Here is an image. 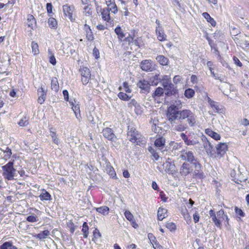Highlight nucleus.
Here are the masks:
<instances>
[{"mask_svg":"<svg viewBox=\"0 0 249 249\" xmlns=\"http://www.w3.org/2000/svg\"><path fill=\"white\" fill-rule=\"evenodd\" d=\"M93 54L96 59L98 58L100 56L99 51L96 47L93 50Z\"/></svg>","mask_w":249,"mask_h":249,"instance_id":"obj_60","label":"nucleus"},{"mask_svg":"<svg viewBox=\"0 0 249 249\" xmlns=\"http://www.w3.org/2000/svg\"><path fill=\"white\" fill-rule=\"evenodd\" d=\"M110 6H111L110 7V11L114 14L117 12L118 9L115 4L110 2Z\"/></svg>","mask_w":249,"mask_h":249,"instance_id":"obj_56","label":"nucleus"},{"mask_svg":"<svg viewBox=\"0 0 249 249\" xmlns=\"http://www.w3.org/2000/svg\"><path fill=\"white\" fill-rule=\"evenodd\" d=\"M167 210L163 208H159L158 211V219L159 220H162L164 218L167 216Z\"/></svg>","mask_w":249,"mask_h":249,"instance_id":"obj_20","label":"nucleus"},{"mask_svg":"<svg viewBox=\"0 0 249 249\" xmlns=\"http://www.w3.org/2000/svg\"><path fill=\"white\" fill-rule=\"evenodd\" d=\"M148 238L151 243H155L157 242L156 237L154 236V235L152 233H148Z\"/></svg>","mask_w":249,"mask_h":249,"instance_id":"obj_59","label":"nucleus"},{"mask_svg":"<svg viewBox=\"0 0 249 249\" xmlns=\"http://www.w3.org/2000/svg\"><path fill=\"white\" fill-rule=\"evenodd\" d=\"M206 133L215 140H219L220 139V135L209 128L205 130Z\"/></svg>","mask_w":249,"mask_h":249,"instance_id":"obj_25","label":"nucleus"},{"mask_svg":"<svg viewBox=\"0 0 249 249\" xmlns=\"http://www.w3.org/2000/svg\"><path fill=\"white\" fill-rule=\"evenodd\" d=\"M101 14L102 17V18L105 21L107 22L109 21V7L108 5L107 8L101 9Z\"/></svg>","mask_w":249,"mask_h":249,"instance_id":"obj_24","label":"nucleus"},{"mask_svg":"<svg viewBox=\"0 0 249 249\" xmlns=\"http://www.w3.org/2000/svg\"><path fill=\"white\" fill-rule=\"evenodd\" d=\"M63 12L64 15L67 17L71 20V21L73 22L75 21V8L73 4H69L66 3L63 5Z\"/></svg>","mask_w":249,"mask_h":249,"instance_id":"obj_5","label":"nucleus"},{"mask_svg":"<svg viewBox=\"0 0 249 249\" xmlns=\"http://www.w3.org/2000/svg\"><path fill=\"white\" fill-rule=\"evenodd\" d=\"M163 94V89L162 88L158 87L156 89L155 92L153 93L152 96L153 98L156 97H160Z\"/></svg>","mask_w":249,"mask_h":249,"instance_id":"obj_48","label":"nucleus"},{"mask_svg":"<svg viewBox=\"0 0 249 249\" xmlns=\"http://www.w3.org/2000/svg\"><path fill=\"white\" fill-rule=\"evenodd\" d=\"M67 227L71 233L73 234L76 228V226L74 225V223L72 220H70L67 222Z\"/></svg>","mask_w":249,"mask_h":249,"instance_id":"obj_39","label":"nucleus"},{"mask_svg":"<svg viewBox=\"0 0 249 249\" xmlns=\"http://www.w3.org/2000/svg\"><path fill=\"white\" fill-rule=\"evenodd\" d=\"M51 136L53 143L58 145L59 143V141L58 138L57 137L56 133L54 131H51Z\"/></svg>","mask_w":249,"mask_h":249,"instance_id":"obj_52","label":"nucleus"},{"mask_svg":"<svg viewBox=\"0 0 249 249\" xmlns=\"http://www.w3.org/2000/svg\"><path fill=\"white\" fill-rule=\"evenodd\" d=\"M182 214L183 215L185 219L188 222H191V217L188 213L187 210L185 208L184 210H182L181 211Z\"/></svg>","mask_w":249,"mask_h":249,"instance_id":"obj_51","label":"nucleus"},{"mask_svg":"<svg viewBox=\"0 0 249 249\" xmlns=\"http://www.w3.org/2000/svg\"><path fill=\"white\" fill-rule=\"evenodd\" d=\"M208 102L209 104L210 105L212 108L215 111V112H218L220 108L219 106L218 105L217 103L215 102L214 101L212 100L210 98H209Z\"/></svg>","mask_w":249,"mask_h":249,"instance_id":"obj_41","label":"nucleus"},{"mask_svg":"<svg viewBox=\"0 0 249 249\" xmlns=\"http://www.w3.org/2000/svg\"><path fill=\"white\" fill-rule=\"evenodd\" d=\"M50 234V231L48 230H44L40 233L35 235L34 236L39 240L45 239Z\"/></svg>","mask_w":249,"mask_h":249,"instance_id":"obj_27","label":"nucleus"},{"mask_svg":"<svg viewBox=\"0 0 249 249\" xmlns=\"http://www.w3.org/2000/svg\"><path fill=\"white\" fill-rule=\"evenodd\" d=\"M96 211L97 212L105 215L108 213L109 208L107 206H104L96 208Z\"/></svg>","mask_w":249,"mask_h":249,"instance_id":"obj_44","label":"nucleus"},{"mask_svg":"<svg viewBox=\"0 0 249 249\" xmlns=\"http://www.w3.org/2000/svg\"><path fill=\"white\" fill-rule=\"evenodd\" d=\"M181 107V102L175 101L168 108L167 113V117L173 129L179 132L184 131L188 127L186 124L182 123V120H186L191 126H194L196 123V116L194 113L189 109L178 110Z\"/></svg>","mask_w":249,"mask_h":249,"instance_id":"obj_1","label":"nucleus"},{"mask_svg":"<svg viewBox=\"0 0 249 249\" xmlns=\"http://www.w3.org/2000/svg\"><path fill=\"white\" fill-rule=\"evenodd\" d=\"M207 145L209 148H206V152L208 154L210 155L211 156L215 158H221L222 157L228 149V145L226 143H222L220 142L219 144H217L215 147V151L214 153H213L211 150L212 148V146L210 143L208 142L206 144V147H207Z\"/></svg>","mask_w":249,"mask_h":249,"instance_id":"obj_2","label":"nucleus"},{"mask_svg":"<svg viewBox=\"0 0 249 249\" xmlns=\"http://www.w3.org/2000/svg\"><path fill=\"white\" fill-rule=\"evenodd\" d=\"M185 143L186 144L188 145H194L196 144V142L194 141H191L189 139H187L185 142Z\"/></svg>","mask_w":249,"mask_h":249,"instance_id":"obj_64","label":"nucleus"},{"mask_svg":"<svg viewBox=\"0 0 249 249\" xmlns=\"http://www.w3.org/2000/svg\"><path fill=\"white\" fill-rule=\"evenodd\" d=\"M48 53L49 54V62L53 66L55 65L56 64V60L55 57L54 55V54L52 53L51 50L50 49L48 50Z\"/></svg>","mask_w":249,"mask_h":249,"instance_id":"obj_42","label":"nucleus"},{"mask_svg":"<svg viewBox=\"0 0 249 249\" xmlns=\"http://www.w3.org/2000/svg\"><path fill=\"white\" fill-rule=\"evenodd\" d=\"M36 24V19L34 16L31 14H28L27 17V25L28 27L33 30Z\"/></svg>","mask_w":249,"mask_h":249,"instance_id":"obj_18","label":"nucleus"},{"mask_svg":"<svg viewBox=\"0 0 249 249\" xmlns=\"http://www.w3.org/2000/svg\"><path fill=\"white\" fill-rule=\"evenodd\" d=\"M179 157L184 160H187L193 165L196 162H199L198 160L195 158L194 153L191 151H182L181 152Z\"/></svg>","mask_w":249,"mask_h":249,"instance_id":"obj_7","label":"nucleus"},{"mask_svg":"<svg viewBox=\"0 0 249 249\" xmlns=\"http://www.w3.org/2000/svg\"><path fill=\"white\" fill-rule=\"evenodd\" d=\"M166 227L170 231L175 230L176 229L175 224L172 222L167 223L166 225Z\"/></svg>","mask_w":249,"mask_h":249,"instance_id":"obj_58","label":"nucleus"},{"mask_svg":"<svg viewBox=\"0 0 249 249\" xmlns=\"http://www.w3.org/2000/svg\"><path fill=\"white\" fill-rule=\"evenodd\" d=\"M81 231L83 232V237L87 238L89 234V227L86 222L83 223Z\"/></svg>","mask_w":249,"mask_h":249,"instance_id":"obj_30","label":"nucleus"},{"mask_svg":"<svg viewBox=\"0 0 249 249\" xmlns=\"http://www.w3.org/2000/svg\"><path fill=\"white\" fill-rule=\"evenodd\" d=\"M123 87L124 91L127 93H130L131 92V89L129 88L128 84L124 82L123 83Z\"/></svg>","mask_w":249,"mask_h":249,"instance_id":"obj_54","label":"nucleus"},{"mask_svg":"<svg viewBox=\"0 0 249 249\" xmlns=\"http://www.w3.org/2000/svg\"><path fill=\"white\" fill-rule=\"evenodd\" d=\"M160 79V82H162L163 87L165 86H167V85L172 83L170 80V78L167 75H165L162 76Z\"/></svg>","mask_w":249,"mask_h":249,"instance_id":"obj_40","label":"nucleus"},{"mask_svg":"<svg viewBox=\"0 0 249 249\" xmlns=\"http://www.w3.org/2000/svg\"><path fill=\"white\" fill-rule=\"evenodd\" d=\"M137 86L141 89V92L142 93H148L150 91V85L146 80H142L139 81L137 83Z\"/></svg>","mask_w":249,"mask_h":249,"instance_id":"obj_9","label":"nucleus"},{"mask_svg":"<svg viewBox=\"0 0 249 249\" xmlns=\"http://www.w3.org/2000/svg\"><path fill=\"white\" fill-rule=\"evenodd\" d=\"M70 106L71 107L75 115L76 118L80 121L82 117L80 114V106L79 104L75 105V103L72 101L69 102Z\"/></svg>","mask_w":249,"mask_h":249,"instance_id":"obj_15","label":"nucleus"},{"mask_svg":"<svg viewBox=\"0 0 249 249\" xmlns=\"http://www.w3.org/2000/svg\"><path fill=\"white\" fill-rule=\"evenodd\" d=\"M195 94V91L192 89H188L185 90L184 95L187 98H190L194 96Z\"/></svg>","mask_w":249,"mask_h":249,"instance_id":"obj_47","label":"nucleus"},{"mask_svg":"<svg viewBox=\"0 0 249 249\" xmlns=\"http://www.w3.org/2000/svg\"><path fill=\"white\" fill-rule=\"evenodd\" d=\"M51 89L55 92H57L59 89V83L57 78L55 77H53L51 79Z\"/></svg>","mask_w":249,"mask_h":249,"instance_id":"obj_23","label":"nucleus"},{"mask_svg":"<svg viewBox=\"0 0 249 249\" xmlns=\"http://www.w3.org/2000/svg\"><path fill=\"white\" fill-rule=\"evenodd\" d=\"M217 219L220 223V228L221 226V222L224 221L229 224V218L227 214L224 213V212L223 210H220L217 212Z\"/></svg>","mask_w":249,"mask_h":249,"instance_id":"obj_13","label":"nucleus"},{"mask_svg":"<svg viewBox=\"0 0 249 249\" xmlns=\"http://www.w3.org/2000/svg\"><path fill=\"white\" fill-rule=\"evenodd\" d=\"M84 30L86 32V37L88 41H92L94 39L93 34L89 25L85 24L84 26Z\"/></svg>","mask_w":249,"mask_h":249,"instance_id":"obj_14","label":"nucleus"},{"mask_svg":"<svg viewBox=\"0 0 249 249\" xmlns=\"http://www.w3.org/2000/svg\"><path fill=\"white\" fill-rule=\"evenodd\" d=\"M14 160H11L5 165L2 166V176L4 178L8 180H13L16 170L14 167Z\"/></svg>","mask_w":249,"mask_h":249,"instance_id":"obj_4","label":"nucleus"},{"mask_svg":"<svg viewBox=\"0 0 249 249\" xmlns=\"http://www.w3.org/2000/svg\"><path fill=\"white\" fill-rule=\"evenodd\" d=\"M63 94L64 97V99L66 101H69V92L67 90L65 89L63 91Z\"/></svg>","mask_w":249,"mask_h":249,"instance_id":"obj_61","label":"nucleus"},{"mask_svg":"<svg viewBox=\"0 0 249 249\" xmlns=\"http://www.w3.org/2000/svg\"><path fill=\"white\" fill-rule=\"evenodd\" d=\"M0 249H18V248L14 246L11 241L4 242L0 246Z\"/></svg>","mask_w":249,"mask_h":249,"instance_id":"obj_29","label":"nucleus"},{"mask_svg":"<svg viewBox=\"0 0 249 249\" xmlns=\"http://www.w3.org/2000/svg\"><path fill=\"white\" fill-rule=\"evenodd\" d=\"M41 200H50L52 199V196L45 189L41 190V193L39 196Z\"/></svg>","mask_w":249,"mask_h":249,"instance_id":"obj_21","label":"nucleus"},{"mask_svg":"<svg viewBox=\"0 0 249 249\" xmlns=\"http://www.w3.org/2000/svg\"><path fill=\"white\" fill-rule=\"evenodd\" d=\"M114 31L116 35L118 36L119 39L122 40V38L124 37V35L123 33L121 27L119 26L117 27L115 29Z\"/></svg>","mask_w":249,"mask_h":249,"instance_id":"obj_45","label":"nucleus"},{"mask_svg":"<svg viewBox=\"0 0 249 249\" xmlns=\"http://www.w3.org/2000/svg\"><path fill=\"white\" fill-rule=\"evenodd\" d=\"M0 249H18V248L14 246L11 241L4 242L0 246Z\"/></svg>","mask_w":249,"mask_h":249,"instance_id":"obj_28","label":"nucleus"},{"mask_svg":"<svg viewBox=\"0 0 249 249\" xmlns=\"http://www.w3.org/2000/svg\"><path fill=\"white\" fill-rule=\"evenodd\" d=\"M193 219L195 223L199 221V215L197 212H196L193 214Z\"/></svg>","mask_w":249,"mask_h":249,"instance_id":"obj_62","label":"nucleus"},{"mask_svg":"<svg viewBox=\"0 0 249 249\" xmlns=\"http://www.w3.org/2000/svg\"><path fill=\"white\" fill-rule=\"evenodd\" d=\"M125 218L129 221H133L134 219L133 214L129 211H125L124 213Z\"/></svg>","mask_w":249,"mask_h":249,"instance_id":"obj_53","label":"nucleus"},{"mask_svg":"<svg viewBox=\"0 0 249 249\" xmlns=\"http://www.w3.org/2000/svg\"><path fill=\"white\" fill-rule=\"evenodd\" d=\"M141 69L145 71H151L154 69L152 61L149 60H144L141 63Z\"/></svg>","mask_w":249,"mask_h":249,"instance_id":"obj_12","label":"nucleus"},{"mask_svg":"<svg viewBox=\"0 0 249 249\" xmlns=\"http://www.w3.org/2000/svg\"><path fill=\"white\" fill-rule=\"evenodd\" d=\"M101 236V233L99 231L95 228L93 231V238L92 241H95V240Z\"/></svg>","mask_w":249,"mask_h":249,"instance_id":"obj_50","label":"nucleus"},{"mask_svg":"<svg viewBox=\"0 0 249 249\" xmlns=\"http://www.w3.org/2000/svg\"><path fill=\"white\" fill-rule=\"evenodd\" d=\"M127 138L129 141L133 143H136L138 145L145 144L146 142L144 138L142 136L136 129L131 125L128 126Z\"/></svg>","mask_w":249,"mask_h":249,"instance_id":"obj_3","label":"nucleus"},{"mask_svg":"<svg viewBox=\"0 0 249 249\" xmlns=\"http://www.w3.org/2000/svg\"><path fill=\"white\" fill-rule=\"evenodd\" d=\"M209 214L212 218V220L214 223L215 226L220 228V223L217 219V213L215 214L213 210H211L209 211Z\"/></svg>","mask_w":249,"mask_h":249,"instance_id":"obj_31","label":"nucleus"},{"mask_svg":"<svg viewBox=\"0 0 249 249\" xmlns=\"http://www.w3.org/2000/svg\"><path fill=\"white\" fill-rule=\"evenodd\" d=\"M195 168L194 172V176L198 178L202 179L205 177L204 173L201 170V165L199 162H196L195 164L193 165Z\"/></svg>","mask_w":249,"mask_h":249,"instance_id":"obj_10","label":"nucleus"},{"mask_svg":"<svg viewBox=\"0 0 249 249\" xmlns=\"http://www.w3.org/2000/svg\"><path fill=\"white\" fill-rule=\"evenodd\" d=\"M46 9L48 14L53 13V5L51 3L46 4Z\"/></svg>","mask_w":249,"mask_h":249,"instance_id":"obj_57","label":"nucleus"},{"mask_svg":"<svg viewBox=\"0 0 249 249\" xmlns=\"http://www.w3.org/2000/svg\"><path fill=\"white\" fill-rule=\"evenodd\" d=\"M235 212L237 215H239L242 217H244L245 216V213L243 211L237 207H235Z\"/></svg>","mask_w":249,"mask_h":249,"instance_id":"obj_55","label":"nucleus"},{"mask_svg":"<svg viewBox=\"0 0 249 249\" xmlns=\"http://www.w3.org/2000/svg\"><path fill=\"white\" fill-rule=\"evenodd\" d=\"M79 72L81 75V80L84 85H87L91 78V72L89 69L84 66H80Z\"/></svg>","mask_w":249,"mask_h":249,"instance_id":"obj_6","label":"nucleus"},{"mask_svg":"<svg viewBox=\"0 0 249 249\" xmlns=\"http://www.w3.org/2000/svg\"><path fill=\"white\" fill-rule=\"evenodd\" d=\"M37 92L38 93H40V94L38 97L37 102L40 104H43L46 99V97L47 95V91L44 89L43 87H40L37 89Z\"/></svg>","mask_w":249,"mask_h":249,"instance_id":"obj_16","label":"nucleus"},{"mask_svg":"<svg viewBox=\"0 0 249 249\" xmlns=\"http://www.w3.org/2000/svg\"><path fill=\"white\" fill-rule=\"evenodd\" d=\"M165 171L169 174H173L175 171V165L169 162H166L165 163Z\"/></svg>","mask_w":249,"mask_h":249,"instance_id":"obj_32","label":"nucleus"},{"mask_svg":"<svg viewBox=\"0 0 249 249\" xmlns=\"http://www.w3.org/2000/svg\"><path fill=\"white\" fill-rule=\"evenodd\" d=\"M128 106L131 108H133L134 111L137 115H141L143 113V107L142 106L140 105L134 99H132L128 103Z\"/></svg>","mask_w":249,"mask_h":249,"instance_id":"obj_8","label":"nucleus"},{"mask_svg":"<svg viewBox=\"0 0 249 249\" xmlns=\"http://www.w3.org/2000/svg\"><path fill=\"white\" fill-rule=\"evenodd\" d=\"M26 219L28 222L31 223L36 222L38 220V217L36 215H29Z\"/></svg>","mask_w":249,"mask_h":249,"instance_id":"obj_49","label":"nucleus"},{"mask_svg":"<svg viewBox=\"0 0 249 249\" xmlns=\"http://www.w3.org/2000/svg\"><path fill=\"white\" fill-rule=\"evenodd\" d=\"M161 77L159 74H156L150 77L149 81L153 86H156L160 82Z\"/></svg>","mask_w":249,"mask_h":249,"instance_id":"obj_26","label":"nucleus"},{"mask_svg":"<svg viewBox=\"0 0 249 249\" xmlns=\"http://www.w3.org/2000/svg\"><path fill=\"white\" fill-rule=\"evenodd\" d=\"M118 96L120 99L124 101H128L131 98L130 93H127L126 92L124 93V92H120L119 93Z\"/></svg>","mask_w":249,"mask_h":249,"instance_id":"obj_37","label":"nucleus"},{"mask_svg":"<svg viewBox=\"0 0 249 249\" xmlns=\"http://www.w3.org/2000/svg\"><path fill=\"white\" fill-rule=\"evenodd\" d=\"M163 87L165 91V94L168 96L175 94L178 91V90L175 88L174 86L172 83Z\"/></svg>","mask_w":249,"mask_h":249,"instance_id":"obj_17","label":"nucleus"},{"mask_svg":"<svg viewBox=\"0 0 249 249\" xmlns=\"http://www.w3.org/2000/svg\"><path fill=\"white\" fill-rule=\"evenodd\" d=\"M48 23L49 26L53 29H56L57 28V21L56 19L53 18L51 17L48 19Z\"/></svg>","mask_w":249,"mask_h":249,"instance_id":"obj_33","label":"nucleus"},{"mask_svg":"<svg viewBox=\"0 0 249 249\" xmlns=\"http://www.w3.org/2000/svg\"><path fill=\"white\" fill-rule=\"evenodd\" d=\"M165 142V139L162 137H160L155 140V145L159 150H161L164 147Z\"/></svg>","mask_w":249,"mask_h":249,"instance_id":"obj_19","label":"nucleus"},{"mask_svg":"<svg viewBox=\"0 0 249 249\" xmlns=\"http://www.w3.org/2000/svg\"><path fill=\"white\" fill-rule=\"evenodd\" d=\"M31 47L32 52L34 55H37L39 53L38 45L37 43L35 42V41H32Z\"/></svg>","mask_w":249,"mask_h":249,"instance_id":"obj_43","label":"nucleus"},{"mask_svg":"<svg viewBox=\"0 0 249 249\" xmlns=\"http://www.w3.org/2000/svg\"><path fill=\"white\" fill-rule=\"evenodd\" d=\"M18 124L20 126H26L29 124V118L25 115L19 121Z\"/></svg>","mask_w":249,"mask_h":249,"instance_id":"obj_35","label":"nucleus"},{"mask_svg":"<svg viewBox=\"0 0 249 249\" xmlns=\"http://www.w3.org/2000/svg\"><path fill=\"white\" fill-rule=\"evenodd\" d=\"M0 150L5 154L3 156V159L5 160H7L11 158L12 152L9 147H7L5 150H3L2 149H0Z\"/></svg>","mask_w":249,"mask_h":249,"instance_id":"obj_34","label":"nucleus"},{"mask_svg":"<svg viewBox=\"0 0 249 249\" xmlns=\"http://www.w3.org/2000/svg\"><path fill=\"white\" fill-rule=\"evenodd\" d=\"M156 33L158 40L160 41H163L166 39V35L164 34L162 29H158V28L156 27Z\"/></svg>","mask_w":249,"mask_h":249,"instance_id":"obj_22","label":"nucleus"},{"mask_svg":"<svg viewBox=\"0 0 249 249\" xmlns=\"http://www.w3.org/2000/svg\"><path fill=\"white\" fill-rule=\"evenodd\" d=\"M92 12L91 6L90 4H88L85 6L84 8V14L86 16H89L91 15Z\"/></svg>","mask_w":249,"mask_h":249,"instance_id":"obj_46","label":"nucleus"},{"mask_svg":"<svg viewBox=\"0 0 249 249\" xmlns=\"http://www.w3.org/2000/svg\"><path fill=\"white\" fill-rule=\"evenodd\" d=\"M156 60L160 63V64L163 66H165L168 64V59L163 55H159L156 57Z\"/></svg>","mask_w":249,"mask_h":249,"instance_id":"obj_36","label":"nucleus"},{"mask_svg":"<svg viewBox=\"0 0 249 249\" xmlns=\"http://www.w3.org/2000/svg\"><path fill=\"white\" fill-rule=\"evenodd\" d=\"M181 80V77L179 75H176L173 78V82L175 84L179 83Z\"/></svg>","mask_w":249,"mask_h":249,"instance_id":"obj_63","label":"nucleus"},{"mask_svg":"<svg viewBox=\"0 0 249 249\" xmlns=\"http://www.w3.org/2000/svg\"><path fill=\"white\" fill-rule=\"evenodd\" d=\"M192 170L193 169L190 165L185 162L180 167V174L182 176L186 177L191 173Z\"/></svg>","mask_w":249,"mask_h":249,"instance_id":"obj_11","label":"nucleus"},{"mask_svg":"<svg viewBox=\"0 0 249 249\" xmlns=\"http://www.w3.org/2000/svg\"><path fill=\"white\" fill-rule=\"evenodd\" d=\"M202 16L207 20L208 22H209V23H211V24L213 26H215L216 22H215V20L213 19V18H212L211 17L210 15L208 13H207V12L203 13L202 14Z\"/></svg>","mask_w":249,"mask_h":249,"instance_id":"obj_38","label":"nucleus"}]
</instances>
